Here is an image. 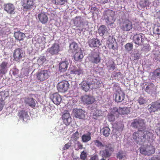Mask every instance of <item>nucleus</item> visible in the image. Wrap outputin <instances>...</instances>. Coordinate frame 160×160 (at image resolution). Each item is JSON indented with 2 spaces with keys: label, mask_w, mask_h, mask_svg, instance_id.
Instances as JSON below:
<instances>
[{
  "label": "nucleus",
  "mask_w": 160,
  "mask_h": 160,
  "mask_svg": "<svg viewBox=\"0 0 160 160\" xmlns=\"http://www.w3.org/2000/svg\"><path fill=\"white\" fill-rule=\"evenodd\" d=\"M118 108L116 107H114L111 109L110 113L115 115L118 114Z\"/></svg>",
  "instance_id": "nucleus-47"
},
{
  "label": "nucleus",
  "mask_w": 160,
  "mask_h": 160,
  "mask_svg": "<svg viewBox=\"0 0 160 160\" xmlns=\"http://www.w3.org/2000/svg\"><path fill=\"white\" fill-rule=\"evenodd\" d=\"M81 88L86 92H88L90 89L89 83L86 81H82L80 84Z\"/></svg>",
  "instance_id": "nucleus-31"
},
{
  "label": "nucleus",
  "mask_w": 160,
  "mask_h": 160,
  "mask_svg": "<svg viewBox=\"0 0 160 160\" xmlns=\"http://www.w3.org/2000/svg\"><path fill=\"white\" fill-rule=\"evenodd\" d=\"M25 104L33 108L35 107L36 103L35 100L31 97H26L24 99Z\"/></svg>",
  "instance_id": "nucleus-20"
},
{
  "label": "nucleus",
  "mask_w": 160,
  "mask_h": 160,
  "mask_svg": "<svg viewBox=\"0 0 160 160\" xmlns=\"http://www.w3.org/2000/svg\"><path fill=\"white\" fill-rule=\"evenodd\" d=\"M125 47L126 50L129 51L132 49L133 46L132 44L128 43L125 45Z\"/></svg>",
  "instance_id": "nucleus-46"
},
{
  "label": "nucleus",
  "mask_w": 160,
  "mask_h": 160,
  "mask_svg": "<svg viewBox=\"0 0 160 160\" xmlns=\"http://www.w3.org/2000/svg\"><path fill=\"white\" fill-rule=\"evenodd\" d=\"M79 134L78 131L73 134L71 138L74 141H77L79 138Z\"/></svg>",
  "instance_id": "nucleus-41"
},
{
  "label": "nucleus",
  "mask_w": 160,
  "mask_h": 160,
  "mask_svg": "<svg viewBox=\"0 0 160 160\" xmlns=\"http://www.w3.org/2000/svg\"><path fill=\"white\" fill-rule=\"evenodd\" d=\"M71 146V143H68L64 145V149H68Z\"/></svg>",
  "instance_id": "nucleus-59"
},
{
  "label": "nucleus",
  "mask_w": 160,
  "mask_h": 160,
  "mask_svg": "<svg viewBox=\"0 0 160 160\" xmlns=\"http://www.w3.org/2000/svg\"><path fill=\"white\" fill-rule=\"evenodd\" d=\"M46 59L44 57H41L38 59V62L41 61L42 62L41 63H43L45 62Z\"/></svg>",
  "instance_id": "nucleus-58"
},
{
  "label": "nucleus",
  "mask_w": 160,
  "mask_h": 160,
  "mask_svg": "<svg viewBox=\"0 0 160 160\" xmlns=\"http://www.w3.org/2000/svg\"><path fill=\"white\" fill-rule=\"evenodd\" d=\"M9 95V92L7 91H2L0 92V101L4 102L6 98Z\"/></svg>",
  "instance_id": "nucleus-33"
},
{
  "label": "nucleus",
  "mask_w": 160,
  "mask_h": 160,
  "mask_svg": "<svg viewBox=\"0 0 160 160\" xmlns=\"http://www.w3.org/2000/svg\"><path fill=\"white\" fill-rule=\"evenodd\" d=\"M91 133L88 132L86 134H84L81 137L82 141L83 142H87L91 139Z\"/></svg>",
  "instance_id": "nucleus-28"
},
{
  "label": "nucleus",
  "mask_w": 160,
  "mask_h": 160,
  "mask_svg": "<svg viewBox=\"0 0 160 160\" xmlns=\"http://www.w3.org/2000/svg\"><path fill=\"white\" fill-rule=\"evenodd\" d=\"M142 132L141 131H138L134 132L133 134V139L138 143L139 142H143L142 136H141L140 132Z\"/></svg>",
  "instance_id": "nucleus-21"
},
{
  "label": "nucleus",
  "mask_w": 160,
  "mask_h": 160,
  "mask_svg": "<svg viewBox=\"0 0 160 160\" xmlns=\"http://www.w3.org/2000/svg\"><path fill=\"white\" fill-rule=\"evenodd\" d=\"M90 61L93 63L97 64L100 62L101 58L99 54L95 53L92 54L90 57Z\"/></svg>",
  "instance_id": "nucleus-25"
},
{
  "label": "nucleus",
  "mask_w": 160,
  "mask_h": 160,
  "mask_svg": "<svg viewBox=\"0 0 160 160\" xmlns=\"http://www.w3.org/2000/svg\"><path fill=\"white\" fill-rule=\"evenodd\" d=\"M80 157L82 160H85L87 158V153L83 151L81 152Z\"/></svg>",
  "instance_id": "nucleus-49"
},
{
  "label": "nucleus",
  "mask_w": 160,
  "mask_h": 160,
  "mask_svg": "<svg viewBox=\"0 0 160 160\" xmlns=\"http://www.w3.org/2000/svg\"><path fill=\"white\" fill-rule=\"evenodd\" d=\"M105 147L106 148V149H108V151H112L113 150V148H112L111 144H108L106 145Z\"/></svg>",
  "instance_id": "nucleus-57"
},
{
  "label": "nucleus",
  "mask_w": 160,
  "mask_h": 160,
  "mask_svg": "<svg viewBox=\"0 0 160 160\" xmlns=\"http://www.w3.org/2000/svg\"><path fill=\"white\" fill-rule=\"evenodd\" d=\"M94 142L95 145H96V146L98 147H104V145H103L101 142H100L98 140H95L94 141Z\"/></svg>",
  "instance_id": "nucleus-52"
},
{
  "label": "nucleus",
  "mask_w": 160,
  "mask_h": 160,
  "mask_svg": "<svg viewBox=\"0 0 160 160\" xmlns=\"http://www.w3.org/2000/svg\"><path fill=\"white\" fill-rule=\"evenodd\" d=\"M147 0H141L140 2V5L142 7H144L147 6Z\"/></svg>",
  "instance_id": "nucleus-51"
},
{
  "label": "nucleus",
  "mask_w": 160,
  "mask_h": 160,
  "mask_svg": "<svg viewBox=\"0 0 160 160\" xmlns=\"http://www.w3.org/2000/svg\"><path fill=\"white\" fill-rule=\"evenodd\" d=\"M14 36L16 39L20 41L22 40L25 37V35L23 33L18 31L15 32Z\"/></svg>",
  "instance_id": "nucleus-30"
},
{
  "label": "nucleus",
  "mask_w": 160,
  "mask_h": 160,
  "mask_svg": "<svg viewBox=\"0 0 160 160\" xmlns=\"http://www.w3.org/2000/svg\"><path fill=\"white\" fill-rule=\"evenodd\" d=\"M110 129L108 127H103L101 130L103 135L105 137H108L110 134Z\"/></svg>",
  "instance_id": "nucleus-35"
},
{
  "label": "nucleus",
  "mask_w": 160,
  "mask_h": 160,
  "mask_svg": "<svg viewBox=\"0 0 160 160\" xmlns=\"http://www.w3.org/2000/svg\"><path fill=\"white\" fill-rule=\"evenodd\" d=\"M73 58L76 61H79L83 58V55L81 49L77 52H75Z\"/></svg>",
  "instance_id": "nucleus-26"
},
{
  "label": "nucleus",
  "mask_w": 160,
  "mask_h": 160,
  "mask_svg": "<svg viewBox=\"0 0 160 160\" xmlns=\"http://www.w3.org/2000/svg\"><path fill=\"white\" fill-rule=\"evenodd\" d=\"M8 64V61H2L0 64V77H2L7 72Z\"/></svg>",
  "instance_id": "nucleus-14"
},
{
  "label": "nucleus",
  "mask_w": 160,
  "mask_h": 160,
  "mask_svg": "<svg viewBox=\"0 0 160 160\" xmlns=\"http://www.w3.org/2000/svg\"><path fill=\"white\" fill-rule=\"evenodd\" d=\"M81 100L84 104L89 105L93 103L95 99L91 95H85L82 96Z\"/></svg>",
  "instance_id": "nucleus-11"
},
{
  "label": "nucleus",
  "mask_w": 160,
  "mask_h": 160,
  "mask_svg": "<svg viewBox=\"0 0 160 160\" xmlns=\"http://www.w3.org/2000/svg\"><path fill=\"white\" fill-rule=\"evenodd\" d=\"M103 17L105 22L108 25L113 24L116 20L115 12L109 9L104 11Z\"/></svg>",
  "instance_id": "nucleus-1"
},
{
  "label": "nucleus",
  "mask_w": 160,
  "mask_h": 160,
  "mask_svg": "<svg viewBox=\"0 0 160 160\" xmlns=\"http://www.w3.org/2000/svg\"><path fill=\"white\" fill-rule=\"evenodd\" d=\"M89 85L90 86V88L92 89L94 88L95 89L98 88V86L97 84H96L95 80L93 81L92 82H89Z\"/></svg>",
  "instance_id": "nucleus-43"
},
{
  "label": "nucleus",
  "mask_w": 160,
  "mask_h": 160,
  "mask_svg": "<svg viewBox=\"0 0 160 160\" xmlns=\"http://www.w3.org/2000/svg\"><path fill=\"white\" fill-rule=\"evenodd\" d=\"M122 75V73L121 72H116L114 74V76L115 77H118L121 76Z\"/></svg>",
  "instance_id": "nucleus-63"
},
{
  "label": "nucleus",
  "mask_w": 160,
  "mask_h": 160,
  "mask_svg": "<svg viewBox=\"0 0 160 160\" xmlns=\"http://www.w3.org/2000/svg\"><path fill=\"white\" fill-rule=\"evenodd\" d=\"M133 41L138 46H144V42L145 39L142 34H136L133 36Z\"/></svg>",
  "instance_id": "nucleus-7"
},
{
  "label": "nucleus",
  "mask_w": 160,
  "mask_h": 160,
  "mask_svg": "<svg viewBox=\"0 0 160 160\" xmlns=\"http://www.w3.org/2000/svg\"><path fill=\"white\" fill-rule=\"evenodd\" d=\"M76 144L78 147L75 149L76 150H78L79 149H82L83 148L82 144L79 141H77Z\"/></svg>",
  "instance_id": "nucleus-53"
},
{
  "label": "nucleus",
  "mask_w": 160,
  "mask_h": 160,
  "mask_svg": "<svg viewBox=\"0 0 160 160\" xmlns=\"http://www.w3.org/2000/svg\"><path fill=\"white\" fill-rule=\"evenodd\" d=\"M69 47V52L72 53H74L75 52H77L80 49L78 47L77 43L75 42H72L70 44Z\"/></svg>",
  "instance_id": "nucleus-22"
},
{
  "label": "nucleus",
  "mask_w": 160,
  "mask_h": 160,
  "mask_svg": "<svg viewBox=\"0 0 160 160\" xmlns=\"http://www.w3.org/2000/svg\"><path fill=\"white\" fill-rule=\"evenodd\" d=\"M125 156V155H124V153L122 151H120L117 154V158L120 160L122 159Z\"/></svg>",
  "instance_id": "nucleus-48"
},
{
  "label": "nucleus",
  "mask_w": 160,
  "mask_h": 160,
  "mask_svg": "<svg viewBox=\"0 0 160 160\" xmlns=\"http://www.w3.org/2000/svg\"><path fill=\"white\" fill-rule=\"evenodd\" d=\"M114 42V41L113 40V38L112 37H109L108 40L107 41V43L108 45H109V44L113 43Z\"/></svg>",
  "instance_id": "nucleus-56"
},
{
  "label": "nucleus",
  "mask_w": 160,
  "mask_h": 160,
  "mask_svg": "<svg viewBox=\"0 0 160 160\" xmlns=\"http://www.w3.org/2000/svg\"><path fill=\"white\" fill-rule=\"evenodd\" d=\"M50 98L53 102L56 105H59L62 99L60 95L57 93H54L51 96Z\"/></svg>",
  "instance_id": "nucleus-16"
},
{
  "label": "nucleus",
  "mask_w": 160,
  "mask_h": 160,
  "mask_svg": "<svg viewBox=\"0 0 160 160\" xmlns=\"http://www.w3.org/2000/svg\"><path fill=\"white\" fill-rule=\"evenodd\" d=\"M82 22V18L80 16L76 17L74 20V24L78 25L81 23Z\"/></svg>",
  "instance_id": "nucleus-40"
},
{
  "label": "nucleus",
  "mask_w": 160,
  "mask_h": 160,
  "mask_svg": "<svg viewBox=\"0 0 160 160\" xmlns=\"http://www.w3.org/2000/svg\"><path fill=\"white\" fill-rule=\"evenodd\" d=\"M145 85L146 86L145 88V91L148 93L152 94L155 92L156 89L153 83H148L147 82L145 83Z\"/></svg>",
  "instance_id": "nucleus-15"
},
{
  "label": "nucleus",
  "mask_w": 160,
  "mask_h": 160,
  "mask_svg": "<svg viewBox=\"0 0 160 160\" xmlns=\"http://www.w3.org/2000/svg\"><path fill=\"white\" fill-rule=\"evenodd\" d=\"M13 56L15 61L19 62L24 57V54L21 49L18 48L14 51Z\"/></svg>",
  "instance_id": "nucleus-9"
},
{
  "label": "nucleus",
  "mask_w": 160,
  "mask_h": 160,
  "mask_svg": "<svg viewBox=\"0 0 160 160\" xmlns=\"http://www.w3.org/2000/svg\"><path fill=\"white\" fill-rule=\"evenodd\" d=\"M108 46L109 49H112L113 50L115 49V48L114 47L113 43L109 44Z\"/></svg>",
  "instance_id": "nucleus-60"
},
{
  "label": "nucleus",
  "mask_w": 160,
  "mask_h": 160,
  "mask_svg": "<svg viewBox=\"0 0 160 160\" xmlns=\"http://www.w3.org/2000/svg\"><path fill=\"white\" fill-rule=\"evenodd\" d=\"M73 112L74 116L76 118L82 120H84L85 118L86 112L82 109H74Z\"/></svg>",
  "instance_id": "nucleus-8"
},
{
  "label": "nucleus",
  "mask_w": 160,
  "mask_h": 160,
  "mask_svg": "<svg viewBox=\"0 0 160 160\" xmlns=\"http://www.w3.org/2000/svg\"><path fill=\"white\" fill-rule=\"evenodd\" d=\"M125 97L124 93L122 91L117 92L115 95V100L117 102H121L124 100Z\"/></svg>",
  "instance_id": "nucleus-23"
},
{
  "label": "nucleus",
  "mask_w": 160,
  "mask_h": 160,
  "mask_svg": "<svg viewBox=\"0 0 160 160\" xmlns=\"http://www.w3.org/2000/svg\"><path fill=\"white\" fill-rule=\"evenodd\" d=\"M38 18L39 21L42 24H45L47 23L48 18L47 15L44 12H41L38 14Z\"/></svg>",
  "instance_id": "nucleus-24"
},
{
  "label": "nucleus",
  "mask_w": 160,
  "mask_h": 160,
  "mask_svg": "<svg viewBox=\"0 0 160 160\" xmlns=\"http://www.w3.org/2000/svg\"><path fill=\"white\" fill-rule=\"evenodd\" d=\"M153 77L160 78V68L156 69L153 72Z\"/></svg>",
  "instance_id": "nucleus-38"
},
{
  "label": "nucleus",
  "mask_w": 160,
  "mask_h": 160,
  "mask_svg": "<svg viewBox=\"0 0 160 160\" xmlns=\"http://www.w3.org/2000/svg\"><path fill=\"white\" fill-rule=\"evenodd\" d=\"M91 10L92 11L91 12H93V13L94 12H95L96 11H97L98 9L96 7H92L91 8Z\"/></svg>",
  "instance_id": "nucleus-62"
},
{
  "label": "nucleus",
  "mask_w": 160,
  "mask_h": 160,
  "mask_svg": "<svg viewBox=\"0 0 160 160\" xmlns=\"http://www.w3.org/2000/svg\"><path fill=\"white\" fill-rule=\"evenodd\" d=\"M52 2L56 4L62 5L65 2V0H53Z\"/></svg>",
  "instance_id": "nucleus-50"
},
{
  "label": "nucleus",
  "mask_w": 160,
  "mask_h": 160,
  "mask_svg": "<svg viewBox=\"0 0 160 160\" xmlns=\"http://www.w3.org/2000/svg\"><path fill=\"white\" fill-rule=\"evenodd\" d=\"M131 126L134 128L137 129L138 131H141L146 127L144 120L139 118L133 119Z\"/></svg>",
  "instance_id": "nucleus-3"
},
{
  "label": "nucleus",
  "mask_w": 160,
  "mask_h": 160,
  "mask_svg": "<svg viewBox=\"0 0 160 160\" xmlns=\"http://www.w3.org/2000/svg\"><path fill=\"white\" fill-rule=\"evenodd\" d=\"M149 106L148 110L150 113L154 112L160 109V103L158 101L152 102L148 107Z\"/></svg>",
  "instance_id": "nucleus-12"
},
{
  "label": "nucleus",
  "mask_w": 160,
  "mask_h": 160,
  "mask_svg": "<svg viewBox=\"0 0 160 160\" xmlns=\"http://www.w3.org/2000/svg\"><path fill=\"white\" fill-rule=\"evenodd\" d=\"M120 29L123 31H129L132 28V22L128 19H126L120 23Z\"/></svg>",
  "instance_id": "nucleus-5"
},
{
  "label": "nucleus",
  "mask_w": 160,
  "mask_h": 160,
  "mask_svg": "<svg viewBox=\"0 0 160 160\" xmlns=\"http://www.w3.org/2000/svg\"><path fill=\"white\" fill-rule=\"evenodd\" d=\"M4 102H0V111H1L4 105Z\"/></svg>",
  "instance_id": "nucleus-64"
},
{
  "label": "nucleus",
  "mask_w": 160,
  "mask_h": 160,
  "mask_svg": "<svg viewBox=\"0 0 160 160\" xmlns=\"http://www.w3.org/2000/svg\"><path fill=\"white\" fill-rule=\"evenodd\" d=\"M118 110V114L120 115L128 114L130 112V108L126 107H119Z\"/></svg>",
  "instance_id": "nucleus-27"
},
{
  "label": "nucleus",
  "mask_w": 160,
  "mask_h": 160,
  "mask_svg": "<svg viewBox=\"0 0 160 160\" xmlns=\"http://www.w3.org/2000/svg\"><path fill=\"white\" fill-rule=\"evenodd\" d=\"M140 153L142 154L145 155L149 156L148 152H147V149L146 148H141L140 149Z\"/></svg>",
  "instance_id": "nucleus-45"
},
{
  "label": "nucleus",
  "mask_w": 160,
  "mask_h": 160,
  "mask_svg": "<svg viewBox=\"0 0 160 160\" xmlns=\"http://www.w3.org/2000/svg\"><path fill=\"white\" fill-rule=\"evenodd\" d=\"M62 118L64 123L67 126L69 125L72 122V118L68 112L64 113Z\"/></svg>",
  "instance_id": "nucleus-18"
},
{
  "label": "nucleus",
  "mask_w": 160,
  "mask_h": 160,
  "mask_svg": "<svg viewBox=\"0 0 160 160\" xmlns=\"http://www.w3.org/2000/svg\"><path fill=\"white\" fill-rule=\"evenodd\" d=\"M71 73L79 75L83 73V71L80 68H75L71 71Z\"/></svg>",
  "instance_id": "nucleus-36"
},
{
  "label": "nucleus",
  "mask_w": 160,
  "mask_h": 160,
  "mask_svg": "<svg viewBox=\"0 0 160 160\" xmlns=\"http://www.w3.org/2000/svg\"><path fill=\"white\" fill-rule=\"evenodd\" d=\"M98 2L101 4H104L108 2L109 0H96Z\"/></svg>",
  "instance_id": "nucleus-55"
},
{
  "label": "nucleus",
  "mask_w": 160,
  "mask_h": 160,
  "mask_svg": "<svg viewBox=\"0 0 160 160\" xmlns=\"http://www.w3.org/2000/svg\"><path fill=\"white\" fill-rule=\"evenodd\" d=\"M69 84L68 81L63 80L58 82L57 86V89L58 91L64 92L67 91L69 88Z\"/></svg>",
  "instance_id": "nucleus-6"
},
{
  "label": "nucleus",
  "mask_w": 160,
  "mask_h": 160,
  "mask_svg": "<svg viewBox=\"0 0 160 160\" xmlns=\"http://www.w3.org/2000/svg\"><path fill=\"white\" fill-rule=\"evenodd\" d=\"M88 43L91 48H98L101 45L100 41L97 38H93L89 40Z\"/></svg>",
  "instance_id": "nucleus-13"
},
{
  "label": "nucleus",
  "mask_w": 160,
  "mask_h": 160,
  "mask_svg": "<svg viewBox=\"0 0 160 160\" xmlns=\"http://www.w3.org/2000/svg\"><path fill=\"white\" fill-rule=\"evenodd\" d=\"M18 116L20 119H22L23 121L29 117L27 112L24 110L20 111L18 113Z\"/></svg>",
  "instance_id": "nucleus-32"
},
{
  "label": "nucleus",
  "mask_w": 160,
  "mask_h": 160,
  "mask_svg": "<svg viewBox=\"0 0 160 160\" xmlns=\"http://www.w3.org/2000/svg\"><path fill=\"white\" fill-rule=\"evenodd\" d=\"M107 31L106 27L103 25L101 26L98 29V32L100 36H102Z\"/></svg>",
  "instance_id": "nucleus-34"
},
{
  "label": "nucleus",
  "mask_w": 160,
  "mask_h": 160,
  "mask_svg": "<svg viewBox=\"0 0 160 160\" xmlns=\"http://www.w3.org/2000/svg\"><path fill=\"white\" fill-rule=\"evenodd\" d=\"M106 65H107V68H109V70H113L116 68V64L113 61L112 62V63H110L109 64L107 63Z\"/></svg>",
  "instance_id": "nucleus-42"
},
{
  "label": "nucleus",
  "mask_w": 160,
  "mask_h": 160,
  "mask_svg": "<svg viewBox=\"0 0 160 160\" xmlns=\"http://www.w3.org/2000/svg\"><path fill=\"white\" fill-rule=\"evenodd\" d=\"M102 156L105 158H108L111 156V153L108 151L107 149H105V150L102 152Z\"/></svg>",
  "instance_id": "nucleus-39"
},
{
  "label": "nucleus",
  "mask_w": 160,
  "mask_h": 160,
  "mask_svg": "<svg viewBox=\"0 0 160 160\" xmlns=\"http://www.w3.org/2000/svg\"><path fill=\"white\" fill-rule=\"evenodd\" d=\"M155 137L153 133V131L150 129L143 132V141L147 140L148 142L152 143L154 141Z\"/></svg>",
  "instance_id": "nucleus-4"
},
{
  "label": "nucleus",
  "mask_w": 160,
  "mask_h": 160,
  "mask_svg": "<svg viewBox=\"0 0 160 160\" xmlns=\"http://www.w3.org/2000/svg\"><path fill=\"white\" fill-rule=\"evenodd\" d=\"M34 4V0H23L22 6L26 9H29Z\"/></svg>",
  "instance_id": "nucleus-19"
},
{
  "label": "nucleus",
  "mask_w": 160,
  "mask_h": 160,
  "mask_svg": "<svg viewBox=\"0 0 160 160\" xmlns=\"http://www.w3.org/2000/svg\"><path fill=\"white\" fill-rule=\"evenodd\" d=\"M156 33L158 35H160V26H158L156 30Z\"/></svg>",
  "instance_id": "nucleus-61"
},
{
  "label": "nucleus",
  "mask_w": 160,
  "mask_h": 160,
  "mask_svg": "<svg viewBox=\"0 0 160 160\" xmlns=\"http://www.w3.org/2000/svg\"><path fill=\"white\" fill-rule=\"evenodd\" d=\"M47 51L52 55H57L60 51V46L58 44L55 43L48 49Z\"/></svg>",
  "instance_id": "nucleus-10"
},
{
  "label": "nucleus",
  "mask_w": 160,
  "mask_h": 160,
  "mask_svg": "<svg viewBox=\"0 0 160 160\" xmlns=\"http://www.w3.org/2000/svg\"><path fill=\"white\" fill-rule=\"evenodd\" d=\"M138 101V102L140 105L143 104L146 102L145 99H144L142 97H140Z\"/></svg>",
  "instance_id": "nucleus-54"
},
{
  "label": "nucleus",
  "mask_w": 160,
  "mask_h": 160,
  "mask_svg": "<svg viewBox=\"0 0 160 160\" xmlns=\"http://www.w3.org/2000/svg\"><path fill=\"white\" fill-rule=\"evenodd\" d=\"M147 152L149 155L153 154L155 152V149L154 146L152 145L148 146L146 147Z\"/></svg>",
  "instance_id": "nucleus-37"
},
{
  "label": "nucleus",
  "mask_w": 160,
  "mask_h": 160,
  "mask_svg": "<svg viewBox=\"0 0 160 160\" xmlns=\"http://www.w3.org/2000/svg\"><path fill=\"white\" fill-rule=\"evenodd\" d=\"M69 63L67 61L61 62L59 64L58 69L60 72H66L68 68Z\"/></svg>",
  "instance_id": "nucleus-17"
},
{
  "label": "nucleus",
  "mask_w": 160,
  "mask_h": 160,
  "mask_svg": "<svg viewBox=\"0 0 160 160\" xmlns=\"http://www.w3.org/2000/svg\"><path fill=\"white\" fill-rule=\"evenodd\" d=\"M4 9L7 12L10 14L15 13V8L12 4L10 3L7 4L5 6Z\"/></svg>",
  "instance_id": "nucleus-29"
},
{
  "label": "nucleus",
  "mask_w": 160,
  "mask_h": 160,
  "mask_svg": "<svg viewBox=\"0 0 160 160\" xmlns=\"http://www.w3.org/2000/svg\"><path fill=\"white\" fill-rule=\"evenodd\" d=\"M115 115L110 113L108 116V120L110 122H113L115 121Z\"/></svg>",
  "instance_id": "nucleus-44"
},
{
  "label": "nucleus",
  "mask_w": 160,
  "mask_h": 160,
  "mask_svg": "<svg viewBox=\"0 0 160 160\" xmlns=\"http://www.w3.org/2000/svg\"><path fill=\"white\" fill-rule=\"evenodd\" d=\"M50 74V72L48 69L42 68L36 73V78L38 81L43 82L49 78Z\"/></svg>",
  "instance_id": "nucleus-2"
}]
</instances>
